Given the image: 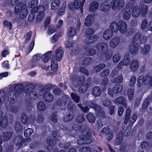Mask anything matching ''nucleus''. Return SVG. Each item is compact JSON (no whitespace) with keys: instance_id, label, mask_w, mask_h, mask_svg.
<instances>
[{"instance_id":"18","label":"nucleus","mask_w":152,"mask_h":152,"mask_svg":"<svg viewBox=\"0 0 152 152\" xmlns=\"http://www.w3.org/2000/svg\"><path fill=\"white\" fill-rule=\"evenodd\" d=\"M139 66V64L138 61L135 60L131 61L129 64L130 69L132 71L137 70L138 69Z\"/></svg>"},{"instance_id":"40","label":"nucleus","mask_w":152,"mask_h":152,"mask_svg":"<svg viewBox=\"0 0 152 152\" xmlns=\"http://www.w3.org/2000/svg\"><path fill=\"white\" fill-rule=\"evenodd\" d=\"M76 34V30L74 27H70L68 30L67 35L70 37H72Z\"/></svg>"},{"instance_id":"24","label":"nucleus","mask_w":152,"mask_h":152,"mask_svg":"<svg viewBox=\"0 0 152 152\" xmlns=\"http://www.w3.org/2000/svg\"><path fill=\"white\" fill-rule=\"evenodd\" d=\"M43 99L45 101L50 102L53 100L54 96L50 92L48 91L45 93L43 97Z\"/></svg>"},{"instance_id":"41","label":"nucleus","mask_w":152,"mask_h":152,"mask_svg":"<svg viewBox=\"0 0 152 152\" xmlns=\"http://www.w3.org/2000/svg\"><path fill=\"white\" fill-rule=\"evenodd\" d=\"M37 108L39 111H43L46 108V105L43 102H39L37 104Z\"/></svg>"},{"instance_id":"58","label":"nucleus","mask_w":152,"mask_h":152,"mask_svg":"<svg viewBox=\"0 0 152 152\" xmlns=\"http://www.w3.org/2000/svg\"><path fill=\"white\" fill-rule=\"evenodd\" d=\"M84 135L83 134L81 135L80 138L77 140V142L78 144L82 145L85 144V140L84 139Z\"/></svg>"},{"instance_id":"8","label":"nucleus","mask_w":152,"mask_h":152,"mask_svg":"<svg viewBox=\"0 0 152 152\" xmlns=\"http://www.w3.org/2000/svg\"><path fill=\"white\" fill-rule=\"evenodd\" d=\"M96 48L102 54H105L108 51V47L106 43L103 42L99 43L96 45Z\"/></svg>"},{"instance_id":"57","label":"nucleus","mask_w":152,"mask_h":152,"mask_svg":"<svg viewBox=\"0 0 152 152\" xmlns=\"http://www.w3.org/2000/svg\"><path fill=\"white\" fill-rule=\"evenodd\" d=\"M59 119V117L56 112L53 113L51 117V120L53 122H56Z\"/></svg>"},{"instance_id":"56","label":"nucleus","mask_w":152,"mask_h":152,"mask_svg":"<svg viewBox=\"0 0 152 152\" xmlns=\"http://www.w3.org/2000/svg\"><path fill=\"white\" fill-rule=\"evenodd\" d=\"M122 61L125 66H128L129 64L130 61L129 54H128L127 55L125 56Z\"/></svg>"},{"instance_id":"19","label":"nucleus","mask_w":152,"mask_h":152,"mask_svg":"<svg viewBox=\"0 0 152 152\" xmlns=\"http://www.w3.org/2000/svg\"><path fill=\"white\" fill-rule=\"evenodd\" d=\"M115 102L118 105H122L125 107H126V98L123 97H120L115 100Z\"/></svg>"},{"instance_id":"3","label":"nucleus","mask_w":152,"mask_h":152,"mask_svg":"<svg viewBox=\"0 0 152 152\" xmlns=\"http://www.w3.org/2000/svg\"><path fill=\"white\" fill-rule=\"evenodd\" d=\"M143 84H148L149 85H152V75H147L144 77L143 76H140L138 79V91H139L140 90H142L143 87L141 85Z\"/></svg>"},{"instance_id":"42","label":"nucleus","mask_w":152,"mask_h":152,"mask_svg":"<svg viewBox=\"0 0 152 152\" xmlns=\"http://www.w3.org/2000/svg\"><path fill=\"white\" fill-rule=\"evenodd\" d=\"M134 91L132 89H130L128 90L127 92V96L129 101H132L134 98Z\"/></svg>"},{"instance_id":"48","label":"nucleus","mask_w":152,"mask_h":152,"mask_svg":"<svg viewBox=\"0 0 152 152\" xmlns=\"http://www.w3.org/2000/svg\"><path fill=\"white\" fill-rule=\"evenodd\" d=\"M87 118L90 123H94L95 121V118L91 113H89L88 114L87 116Z\"/></svg>"},{"instance_id":"22","label":"nucleus","mask_w":152,"mask_h":152,"mask_svg":"<svg viewBox=\"0 0 152 152\" xmlns=\"http://www.w3.org/2000/svg\"><path fill=\"white\" fill-rule=\"evenodd\" d=\"M55 54L56 60L58 61L61 60L64 54L63 48L61 47H59L56 51Z\"/></svg>"},{"instance_id":"29","label":"nucleus","mask_w":152,"mask_h":152,"mask_svg":"<svg viewBox=\"0 0 152 152\" xmlns=\"http://www.w3.org/2000/svg\"><path fill=\"white\" fill-rule=\"evenodd\" d=\"M151 47L149 44H145L143 48L142 47L140 48V52L142 54H146L149 52Z\"/></svg>"},{"instance_id":"11","label":"nucleus","mask_w":152,"mask_h":152,"mask_svg":"<svg viewBox=\"0 0 152 152\" xmlns=\"http://www.w3.org/2000/svg\"><path fill=\"white\" fill-rule=\"evenodd\" d=\"M23 139L22 136H16L14 139V143L18 148H23Z\"/></svg>"},{"instance_id":"64","label":"nucleus","mask_w":152,"mask_h":152,"mask_svg":"<svg viewBox=\"0 0 152 152\" xmlns=\"http://www.w3.org/2000/svg\"><path fill=\"white\" fill-rule=\"evenodd\" d=\"M44 15V13H38L36 17V21L38 22H41L43 19Z\"/></svg>"},{"instance_id":"35","label":"nucleus","mask_w":152,"mask_h":152,"mask_svg":"<svg viewBox=\"0 0 152 152\" xmlns=\"http://www.w3.org/2000/svg\"><path fill=\"white\" fill-rule=\"evenodd\" d=\"M123 137V134L120 132L117 135L116 138L115 140V143L116 145L120 144L122 142Z\"/></svg>"},{"instance_id":"59","label":"nucleus","mask_w":152,"mask_h":152,"mask_svg":"<svg viewBox=\"0 0 152 152\" xmlns=\"http://www.w3.org/2000/svg\"><path fill=\"white\" fill-rule=\"evenodd\" d=\"M70 96L72 99L75 102L77 103L79 102V97L76 94L72 93Z\"/></svg>"},{"instance_id":"61","label":"nucleus","mask_w":152,"mask_h":152,"mask_svg":"<svg viewBox=\"0 0 152 152\" xmlns=\"http://www.w3.org/2000/svg\"><path fill=\"white\" fill-rule=\"evenodd\" d=\"M123 78L122 75H120L116 77L113 82L115 83H120L123 81Z\"/></svg>"},{"instance_id":"34","label":"nucleus","mask_w":152,"mask_h":152,"mask_svg":"<svg viewBox=\"0 0 152 152\" xmlns=\"http://www.w3.org/2000/svg\"><path fill=\"white\" fill-rule=\"evenodd\" d=\"M51 54V51H49L47 53L43 55L42 56L43 61L45 63L47 62L50 59Z\"/></svg>"},{"instance_id":"63","label":"nucleus","mask_w":152,"mask_h":152,"mask_svg":"<svg viewBox=\"0 0 152 152\" xmlns=\"http://www.w3.org/2000/svg\"><path fill=\"white\" fill-rule=\"evenodd\" d=\"M136 77L133 76L131 78L129 83V85L130 87H132L135 85L136 83Z\"/></svg>"},{"instance_id":"16","label":"nucleus","mask_w":152,"mask_h":152,"mask_svg":"<svg viewBox=\"0 0 152 152\" xmlns=\"http://www.w3.org/2000/svg\"><path fill=\"white\" fill-rule=\"evenodd\" d=\"M35 117L34 116H31L28 119L27 116L25 115H23L22 116V123L28 124H34L35 122Z\"/></svg>"},{"instance_id":"4","label":"nucleus","mask_w":152,"mask_h":152,"mask_svg":"<svg viewBox=\"0 0 152 152\" xmlns=\"http://www.w3.org/2000/svg\"><path fill=\"white\" fill-rule=\"evenodd\" d=\"M130 109L129 108H127L126 110L124 123L125 124H126L128 123L129 126L130 127L132 126L133 125L137 118V115L135 114H133L130 117Z\"/></svg>"},{"instance_id":"52","label":"nucleus","mask_w":152,"mask_h":152,"mask_svg":"<svg viewBox=\"0 0 152 152\" xmlns=\"http://www.w3.org/2000/svg\"><path fill=\"white\" fill-rule=\"evenodd\" d=\"M66 8V4H63L58 11V14L59 16H62L65 13V9Z\"/></svg>"},{"instance_id":"7","label":"nucleus","mask_w":152,"mask_h":152,"mask_svg":"<svg viewBox=\"0 0 152 152\" xmlns=\"http://www.w3.org/2000/svg\"><path fill=\"white\" fill-rule=\"evenodd\" d=\"M147 12V7L146 6H145V8L141 12L139 7L136 6L133 7L132 11V14L134 17L137 18L140 14H141L142 15H144Z\"/></svg>"},{"instance_id":"54","label":"nucleus","mask_w":152,"mask_h":152,"mask_svg":"<svg viewBox=\"0 0 152 152\" xmlns=\"http://www.w3.org/2000/svg\"><path fill=\"white\" fill-rule=\"evenodd\" d=\"M96 50L94 49H87L85 50V54L88 56H92L96 53Z\"/></svg>"},{"instance_id":"27","label":"nucleus","mask_w":152,"mask_h":152,"mask_svg":"<svg viewBox=\"0 0 152 152\" xmlns=\"http://www.w3.org/2000/svg\"><path fill=\"white\" fill-rule=\"evenodd\" d=\"M60 4L59 0H53L50 5L51 8L52 10H55L58 9Z\"/></svg>"},{"instance_id":"1","label":"nucleus","mask_w":152,"mask_h":152,"mask_svg":"<svg viewBox=\"0 0 152 152\" xmlns=\"http://www.w3.org/2000/svg\"><path fill=\"white\" fill-rule=\"evenodd\" d=\"M23 87V84H14L12 88L9 89L7 97L6 96L3 91H0V105L2 104L4 102L8 100L10 102L14 101L16 98V96L15 94V92L12 89H13L15 91L19 93Z\"/></svg>"},{"instance_id":"17","label":"nucleus","mask_w":152,"mask_h":152,"mask_svg":"<svg viewBox=\"0 0 152 152\" xmlns=\"http://www.w3.org/2000/svg\"><path fill=\"white\" fill-rule=\"evenodd\" d=\"M86 37L85 39V42L86 44L93 43L96 41L98 38V36L96 34Z\"/></svg>"},{"instance_id":"39","label":"nucleus","mask_w":152,"mask_h":152,"mask_svg":"<svg viewBox=\"0 0 152 152\" xmlns=\"http://www.w3.org/2000/svg\"><path fill=\"white\" fill-rule=\"evenodd\" d=\"M74 114L69 113L67 115H64L63 117V120L65 122H68L70 121L74 117Z\"/></svg>"},{"instance_id":"32","label":"nucleus","mask_w":152,"mask_h":152,"mask_svg":"<svg viewBox=\"0 0 152 152\" xmlns=\"http://www.w3.org/2000/svg\"><path fill=\"white\" fill-rule=\"evenodd\" d=\"M87 81L88 82V84H86L85 86H82L79 89V91L80 93H83L85 92L86 91L87 87L90 85L91 79H88Z\"/></svg>"},{"instance_id":"9","label":"nucleus","mask_w":152,"mask_h":152,"mask_svg":"<svg viewBox=\"0 0 152 152\" xmlns=\"http://www.w3.org/2000/svg\"><path fill=\"white\" fill-rule=\"evenodd\" d=\"M95 101L92 100L89 103H87V105L91 107L94 108L95 110H97L99 112V114L98 115L99 117H104V114L100 111L101 107L95 103Z\"/></svg>"},{"instance_id":"33","label":"nucleus","mask_w":152,"mask_h":152,"mask_svg":"<svg viewBox=\"0 0 152 152\" xmlns=\"http://www.w3.org/2000/svg\"><path fill=\"white\" fill-rule=\"evenodd\" d=\"M98 7V4L97 2H93L89 6V11L91 12H93L97 9Z\"/></svg>"},{"instance_id":"2","label":"nucleus","mask_w":152,"mask_h":152,"mask_svg":"<svg viewBox=\"0 0 152 152\" xmlns=\"http://www.w3.org/2000/svg\"><path fill=\"white\" fill-rule=\"evenodd\" d=\"M70 126H71L72 129L77 131L81 132L84 135L85 144L91 143L92 140L90 138L91 134V131L90 129H86V127L83 125H79V124H71Z\"/></svg>"},{"instance_id":"20","label":"nucleus","mask_w":152,"mask_h":152,"mask_svg":"<svg viewBox=\"0 0 152 152\" xmlns=\"http://www.w3.org/2000/svg\"><path fill=\"white\" fill-rule=\"evenodd\" d=\"M70 99V98L68 95H65L63 97V101L62 102V100L60 99H58L56 101V104L61 106L65 105L66 104V102Z\"/></svg>"},{"instance_id":"6","label":"nucleus","mask_w":152,"mask_h":152,"mask_svg":"<svg viewBox=\"0 0 152 152\" xmlns=\"http://www.w3.org/2000/svg\"><path fill=\"white\" fill-rule=\"evenodd\" d=\"M124 5V0H113L110 3L112 9L114 10H120Z\"/></svg>"},{"instance_id":"26","label":"nucleus","mask_w":152,"mask_h":152,"mask_svg":"<svg viewBox=\"0 0 152 152\" xmlns=\"http://www.w3.org/2000/svg\"><path fill=\"white\" fill-rule=\"evenodd\" d=\"M101 94L100 88L98 86H96L92 90V94L96 97L99 96Z\"/></svg>"},{"instance_id":"13","label":"nucleus","mask_w":152,"mask_h":152,"mask_svg":"<svg viewBox=\"0 0 152 152\" xmlns=\"http://www.w3.org/2000/svg\"><path fill=\"white\" fill-rule=\"evenodd\" d=\"M118 30L121 34H124L126 32L127 25L125 22L123 21L119 22Z\"/></svg>"},{"instance_id":"21","label":"nucleus","mask_w":152,"mask_h":152,"mask_svg":"<svg viewBox=\"0 0 152 152\" xmlns=\"http://www.w3.org/2000/svg\"><path fill=\"white\" fill-rule=\"evenodd\" d=\"M113 34V33L111 30L107 29L103 33V38L104 40H109L112 37Z\"/></svg>"},{"instance_id":"53","label":"nucleus","mask_w":152,"mask_h":152,"mask_svg":"<svg viewBox=\"0 0 152 152\" xmlns=\"http://www.w3.org/2000/svg\"><path fill=\"white\" fill-rule=\"evenodd\" d=\"M105 66V65L104 64H100L94 67V70L96 72H99L104 68Z\"/></svg>"},{"instance_id":"36","label":"nucleus","mask_w":152,"mask_h":152,"mask_svg":"<svg viewBox=\"0 0 152 152\" xmlns=\"http://www.w3.org/2000/svg\"><path fill=\"white\" fill-rule=\"evenodd\" d=\"M7 117L4 116L0 121V127L2 128H5L8 125Z\"/></svg>"},{"instance_id":"5","label":"nucleus","mask_w":152,"mask_h":152,"mask_svg":"<svg viewBox=\"0 0 152 152\" xmlns=\"http://www.w3.org/2000/svg\"><path fill=\"white\" fill-rule=\"evenodd\" d=\"M20 13V17L21 18H25L28 14L27 6L22 3H19L15 6V12L16 14Z\"/></svg>"},{"instance_id":"47","label":"nucleus","mask_w":152,"mask_h":152,"mask_svg":"<svg viewBox=\"0 0 152 152\" xmlns=\"http://www.w3.org/2000/svg\"><path fill=\"white\" fill-rule=\"evenodd\" d=\"M12 134V132H11L4 133L3 134L4 140L7 141L9 140L11 137Z\"/></svg>"},{"instance_id":"60","label":"nucleus","mask_w":152,"mask_h":152,"mask_svg":"<svg viewBox=\"0 0 152 152\" xmlns=\"http://www.w3.org/2000/svg\"><path fill=\"white\" fill-rule=\"evenodd\" d=\"M16 131L17 132H21L23 130V127L20 123H16L15 126Z\"/></svg>"},{"instance_id":"38","label":"nucleus","mask_w":152,"mask_h":152,"mask_svg":"<svg viewBox=\"0 0 152 152\" xmlns=\"http://www.w3.org/2000/svg\"><path fill=\"white\" fill-rule=\"evenodd\" d=\"M142 37L140 32L137 33L134 35L132 40V42H137V43H138V42L140 43L141 41V38Z\"/></svg>"},{"instance_id":"55","label":"nucleus","mask_w":152,"mask_h":152,"mask_svg":"<svg viewBox=\"0 0 152 152\" xmlns=\"http://www.w3.org/2000/svg\"><path fill=\"white\" fill-rule=\"evenodd\" d=\"M34 130L31 128H28L24 131V135L25 136L27 137L31 135L33 132Z\"/></svg>"},{"instance_id":"45","label":"nucleus","mask_w":152,"mask_h":152,"mask_svg":"<svg viewBox=\"0 0 152 152\" xmlns=\"http://www.w3.org/2000/svg\"><path fill=\"white\" fill-rule=\"evenodd\" d=\"M94 30L92 28H88L85 32V36L88 37L92 35L94 32Z\"/></svg>"},{"instance_id":"50","label":"nucleus","mask_w":152,"mask_h":152,"mask_svg":"<svg viewBox=\"0 0 152 152\" xmlns=\"http://www.w3.org/2000/svg\"><path fill=\"white\" fill-rule=\"evenodd\" d=\"M109 132L110 130L108 128H104L100 132V135L102 137H105Z\"/></svg>"},{"instance_id":"44","label":"nucleus","mask_w":152,"mask_h":152,"mask_svg":"<svg viewBox=\"0 0 152 152\" xmlns=\"http://www.w3.org/2000/svg\"><path fill=\"white\" fill-rule=\"evenodd\" d=\"M51 67L52 70L56 71L58 69V65L54 58L52 59Z\"/></svg>"},{"instance_id":"30","label":"nucleus","mask_w":152,"mask_h":152,"mask_svg":"<svg viewBox=\"0 0 152 152\" xmlns=\"http://www.w3.org/2000/svg\"><path fill=\"white\" fill-rule=\"evenodd\" d=\"M123 89V86L120 84L115 85L113 88V91L114 93L118 94L121 92Z\"/></svg>"},{"instance_id":"28","label":"nucleus","mask_w":152,"mask_h":152,"mask_svg":"<svg viewBox=\"0 0 152 152\" xmlns=\"http://www.w3.org/2000/svg\"><path fill=\"white\" fill-rule=\"evenodd\" d=\"M120 42L119 38H116L112 39L110 41V45L112 48H114L117 47Z\"/></svg>"},{"instance_id":"43","label":"nucleus","mask_w":152,"mask_h":152,"mask_svg":"<svg viewBox=\"0 0 152 152\" xmlns=\"http://www.w3.org/2000/svg\"><path fill=\"white\" fill-rule=\"evenodd\" d=\"M121 59V56L119 53H115L113 56L112 60L114 63H117Z\"/></svg>"},{"instance_id":"15","label":"nucleus","mask_w":152,"mask_h":152,"mask_svg":"<svg viewBox=\"0 0 152 152\" xmlns=\"http://www.w3.org/2000/svg\"><path fill=\"white\" fill-rule=\"evenodd\" d=\"M38 0H33L29 2L28 4V8H32L31 10V12L32 13H34L36 12L37 9L36 6L38 5Z\"/></svg>"},{"instance_id":"12","label":"nucleus","mask_w":152,"mask_h":152,"mask_svg":"<svg viewBox=\"0 0 152 152\" xmlns=\"http://www.w3.org/2000/svg\"><path fill=\"white\" fill-rule=\"evenodd\" d=\"M85 0H75L73 3V6L76 9H80L81 12H82L83 7Z\"/></svg>"},{"instance_id":"10","label":"nucleus","mask_w":152,"mask_h":152,"mask_svg":"<svg viewBox=\"0 0 152 152\" xmlns=\"http://www.w3.org/2000/svg\"><path fill=\"white\" fill-rule=\"evenodd\" d=\"M33 88H30L29 90V88L26 86L25 88V92L26 95H29V97L31 99H35L37 97V94L36 91H32Z\"/></svg>"},{"instance_id":"37","label":"nucleus","mask_w":152,"mask_h":152,"mask_svg":"<svg viewBox=\"0 0 152 152\" xmlns=\"http://www.w3.org/2000/svg\"><path fill=\"white\" fill-rule=\"evenodd\" d=\"M118 26L119 24H118L116 22H113L111 23L110 27L111 30H112V32H117L118 30Z\"/></svg>"},{"instance_id":"62","label":"nucleus","mask_w":152,"mask_h":152,"mask_svg":"<svg viewBox=\"0 0 152 152\" xmlns=\"http://www.w3.org/2000/svg\"><path fill=\"white\" fill-rule=\"evenodd\" d=\"M152 144L151 142L148 143L146 142H144L141 143V147L142 148H148L151 146Z\"/></svg>"},{"instance_id":"23","label":"nucleus","mask_w":152,"mask_h":152,"mask_svg":"<svg viewBox=\"0 0 152 152\" xmlns=\"http://www.w3.org/2000/svg\"><path fill=\"white\" fill-rule=\"evenodd\" d=\"M94 20V17L91 14L88 15L86 17L84 22L85 25L87 26H89L91 25Z\"/></svg>"},{"instance_id":"46","label":"nucleus","mask_w":152,"mask_h":152,"mask_svg":"<svg viewBox=\"0 0 152 152\" xmlns=\"http://www.w3.org/2000/svg\"><path fill=\"white\" fill-rule=\"evenodd\" d=\"M53 138L56 140H59L60 138V133L59 131L55 130L52 133Z\"/></svg>"},{"instance_id":"51","label":"nucleus","mask_w":152,"mask_h":152,"mask_svg":"<svg viewBox=\"0 0 152 152\" xmlns=\"http://www.w3.org/2000/svg\"><path fill=\"white\" fill-rule=\"evenodd\" d=\"M85 121V118L82 113H79L77 116L76 121L77 122L79 123H82Z\"/></svg>"},{"instance_id":"14","label":"nucleus","mask_w":152,"mask_h":152,"mask_svg":"<svg viewBox=\"0 0 152 152\" xmlns=\"http://www.w3.org/2000/svg\"><path fill=\"white\" fill-rule=\"evenodd\" d=\"M139 45L137 42H132L130 47V52L132 55L137 54L139 50Z\"/></svg>"},{"instance_id":"49","label":"nucleus","mask_w":152,"mask_h":152,"mask_svg":"<svg viewBox=\"0 0 152 152\" xmlns=\"http://www.w3.org/2000/svg\"><path fill=\"white\" fill-rule=\"evenodd\" d=\"M131 12L130 10H128L124 12L123 14L124 19L125 20L129 19L131 17Z\"/></svg>"},{"instance_id":"25","label":"nucleus","mask_w":152,"mask_h":152,"mask_svg":"<svg viewBox=\"0 0 152 152\" xmlns=\"http://www.w3.org/2000/svg\"><path fill=\"white\" fill-rule=\"evenodd\" d=\"M110 6L108 2H104L99 5V8L101 11L107 12L109 10Z\"/></svg>"},{"instance_id":"31","label":"nucleus","mask_w":152,"mask_h":152,"mask_svg":"<svg viewBox=\"0 0 152 152\" xmlns=\"http://www.w3.org/2000/svg\"><path fill=\"white\" fill-rule=\"evenodd\" d=\"M53 86L50 84H48L45 86L44 88L41 90L39 92V94L40 96L45 95V93L47 92L48 90L51 88Z\"/></svg>"}]
</instances>
